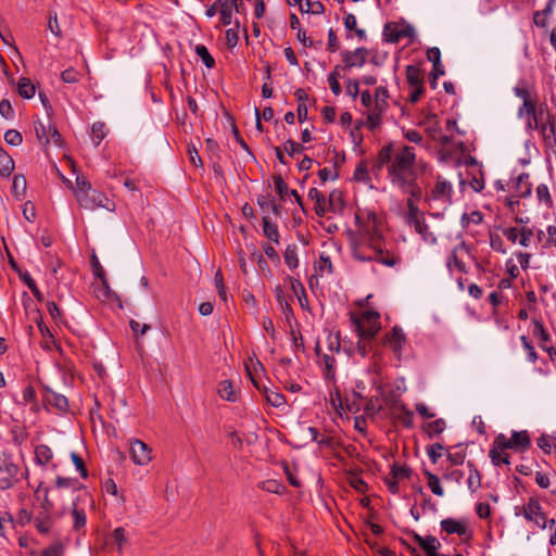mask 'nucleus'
I'll use <instances>...</instances> for the list:
<instances>
[{
  "instance_id": "f257e3e1",
  "label": "nucleus",
  "mask_w": 556,
  "mask_h": 556,
  "mask_svg": "<svg viewBox=\"0 0 556 556\" xmlns=\"http://www.w3.org/2000/svg\"><path fill=\"white\" fill-rule=\"evenodd\" d=\"M377 166L386 167L390 182L413 198L420 199L422 189L417 180L428 170L424 160H417L415 149L409 146L390 143L378 153Z\"/></svg>"
},
{
  "instance_id": "f03ea898",
  "label": "nucleus",
  "mask_w": 556,
  "mask_h": 556,
  "mask_svg": "<svg viewBox=\"0 0 556 556\" xmlns=\"http://www.w3.org/2000/svg\"><path fill=\"white\" fill-rule=\"evenodd\" d=\"M356 222L358 223L359 239L353 249L354 258L361 262L377 261L388 267L397 265L400 256L386 248L382 222L377 215L369 213L363 220L356 216Z\"/></svg>"
},
{
  "instance_id": "7ed1b4c3",
  "label": "nucleus",
  "mask_w": 556,
  "mask_h": 556,
  "mask_svg": "<svg viewBox=\"0 0 556 556\" xmlns=\"http://www.w3.org/2000/svg\"><path fill=\"white\" fill-rule=\"evenodd\" d=\"M530 445V437L527 431H514L511 438H507L505 434L500 433L489 452V456L492 463L497 462V456L500 455V450L505 451L507 448H511L518 452H522L527 450Z\"/></svg>"
},
{
  "instance_id": "20e7f679",
  "label": "nucleus",
  "mask_w": 556,
  "mask_h": 556,
  "mask_svg": "<svg viewBox=\"0 0 556 556\" xmlns=\"http://www.w3.org/2000/svg\"><path fill=\"white\" fill-rule=\"evenodd\" d=\"M414 200H417L416 198H413L412 195L407 200V207L408 213L406 216L407 223L413 226L418 232L425 242L433 244L437 242L435 236L428 230V225L425 223V219L421 217L420 212L415 204Z\"/></svg>"
},
{
  "instance_id": "39448f33",
  "label": "nucleus",
  "mask_w": 556,
  "mask_h": 556,
  "mask_svg": "<svg viewBox=\"0 0 556 556\" xmlns=\"http://www.w3.org/2000/svg\"><path fill=\"white\" fill-rule=\"evenodd\" d=\"M76 200L78 204L85 210L93 211L98 207H103L110 212L115 210L114 202H112L104 193L96 189H90L85 193L79 192Z\"/></svg>"
},
{
  "instance_id": "423d86ee",
  "label": "nucleus",
  "mask_w": 556,
  "mask_h": 556,
  "mask_svg": "<svg viewBox=\"0 0 556 556\" xmlns=\"http://www.w3.org/2000/svg\"><path fill=\"white\" fill-rule=\"evenodd\" d=\"M379 314L377 312L368 311L355 319V327L361 340H371L380 330Z\"/></svg>"
},
{
  "instance_id": "0eeeda50",
  "label": "nucleus",
  "mask_w": 556,
  "mask_h": 556,
  "mask_svg": "<svg viewBox=\"0 0 556 556\" xmlns=\"http://www.w3.org/2000/svg\"><path fill=\"white\" fill-rule=\"evenodd\" d=\"M516 516H523L526 520L533 522L538 528H547V518L542 510V506L535 498H530L529 502L522 506L515 507Z\"/></svg>"
},
{
  "instance_id": "6e6552de",
  "label": "nucleus",
  "mask_w": 556,
  "mask_h": 556,
  "mask_svg": "<svg viewBox=\"0 0 556 556\" xmlns=\"http://www.w3.org/2000/svg\"><path fill=\"white\" fill-rule=\"evenodd\" d=\"M389 93L384 87H378L375 92V103L368 113L367 122L371 129L380 124L382 114L388 108Z\"/></svg>"
},
{
  "instance_id": "1a4fd4ad",
  "label": "nucleus",
  "mask_w": 556,
  "mask_h": 556,
  "mask_svg": "<svg viewBox=\"0 0 556 556\" xmlns=\"http://www.w3.org/2000/svg\"><path fill=\"white\" fill-rule=\"evenodd\" d=\"M453 187L450 182L438 177L434 188L432 189L430 195L427 198L428 202H439L442 205L446 206L451 204Z\"/></svg>"
},
{
  "instance_id": "9d476101",
  "label": "nucleus",
  "mask_w": 556,
  "mask_h": 556,
  "mask_svg": "<svg viewBox=\"0 0 556 556\" xmlns=\"http://www.w3.org/2000/svg\"><path fill=\"white\" fill-rule=\"evenodd\" d=\"M18 468L8 455L0 456V486L1 489H9L12 486V481L17 475Z\"/></svg>"
},
{
  "instance_id": "9b49d317",
  "label": "nucleus",
  "mask_w": 556,
  "mask_h": 556,
  "mask_svg": "<svg viewBox=\"0 0 556 556\" xmlns=\"http://www.w3.org/2000/svg\"><path fill=\"white\" fill-rule=\"evenodd\" d=\"M130 452L132 460L139 466H144L149 464L152 459L151 448L140 440H134L131 442Z\"/></svg>"
},
{
  "instance_id": "f8f14e48",
  "label": "nucleus",
  "mask_w": 556,
  "mask_h": 556,
  "mask_svg": "<svg viewBox=\"0 0 556 556\" xmlns=\"http://www.w3.org/2000/svg\"><path fill=\"white\" fill-rule=\"evenodd\" d=\"M469 254V249L465 242L458 243L451 252L447 257L446 265L452 270L456 268L458 271H466V266L463 262V257Z\"/></svg>"
},
{
  "instance_id": "ddd939ff",
  "label": "nucleus",
  "mask_w": 556,
  "mask_h": 556,
  "mask_svg": "<svg viewBox=\"0 0 556 556\" xmlns=\"http://www.w3.org/2000/svg\"><path fill=\"white\" fill-rule=\"evenodd\" d=\"M413 540L422 548L426 556H439L438 549L441 547L439 540L432 535L422 538L418 533L412 531Z\"/></svg>"
},
{
  "instance_id": "4468645a",
  "label": "nucleus",
  "mask_w": 556,
  "mask_h": 556,
  "mask_svg": "<svg viewBox=\"0 0 556 556\" xmlns=\"http://www.w3.org/2000/svg\"><path fill=\"white\" fill-rule=\"evenodd\" d=\"M368 55V51L365 48H357L354 51H345L343 56V62L345 67L351 68L354 66H363L366 62Z\"/></svg>"
},
{
  "instance_id": "2eb2a0df",
  "label": "nucleus",
  "mask_w": 556,
  "mask_h": 556,
  "mask_svg": "<svg viewBox=\"0 0 556 556\" xmlns=\"http://www.w3.org/2000/svg\"><path fill=\"white\" fill-rule=\"evenodd\" d=\"M441 528L447 534H458L460 536L468 535V527L465 521L455 520L452 518L443 519L441 521Z\"/></svg>"
},
{
  "instance_id": "dca6fc26",
  "label": "nucleus",
  "mask_w": 556,
  "mask_h": 556,
  "mask_svg": "<svg viewBox=\"0 0 556 556\" xmlns=\"http://www.w3.org/2000/svg\"><path fill=\"white\" fill-rule=\"evenodd\" d=\"M391 416L407 428L413 426V412L402 403H394L391 408Z\"/></svg>"
},
{
  "instance_id": "f3484780",
  "label": "nucleus",
  "mask_w": 556,
  "mask_h": 556,
  "mask_svg": "<svg viewBox=\"0 0 556 556\" xmlns=\"http://www.w3.org/2000/svg\"><path fill=\"white\" fill-rule=\"evenodd\" d=\"M45 402L48 405L54 406L60 412H66L68 408L67 399L52 390H47L45 393Z\"/></svg>"
},
{
  "instance_id": "a211bd4d",
  "label": "nucleus",
  "mask_w": 556,
  "mask_h": 556,
  "mask_svg": "<svg viewBox=\"0 0 556 556\" xmlns=\"http://www.w3.org/2000/svg\"><path fill=\"white\" fill-rule=\"evenodd\" d=\"M404 341V333L399 327H394L384 338V343L390 344L395 353L401 352Z\"/></svg>"
},
{
  "instance_id": "6ab92c4d",
  "label": "nucleus",
  "mask_w": 556,
  "mask_h": 556,
  "mask_svg": "<svg viewBox=\"0 0 556 556\" xmlns=\"http://www.w3.org/2000/svg\"><path fill=\"white\" fill-rule=\"evenodd\" d=\"M291 283V289L294 293V295L298 298L299 304L303 309H308V300L305 293V289L303 285L292 277L289 278Z\"/></svg>"
},
{
  "instance_id": "aec40b11",
  "label": "nucleus",
  "mask_w": 556,
  "mask_h": 556,
  "mask_svg": "<svg viewBox=\"0 0 556 556\" xmlns=\"http://www.w3.org/2000/svg\"><path fill=\"white\" fill-rule=\"evenodd\" d=\"M239 1L240 0H225L222 3L220 21L223 25H229L231 23L232 9L235 8L239 11Z\"/></svg>"
},
{
  "instance_id": "412c9836",
  "label": "nucleus",
  "mask_w": 556,
  "mask_h": 556,
  "mask_svg": "<svg viewBox=\"0 0 556 556\" xmlns=\"http://www.w3.org/2000/svg\"><path fill=\"white\" fill-rule=\"evenodd\" d=\"M406 78L409 87L424 86V75L419 67L415 65H408L406 67Z\"/></svg>"
},
{
  "instance_id": "4be33fe9",
  "label": "nucleus",
  "mask_w": 556,
  "mask_h": 556,
  "mask_svg": "<svg viewBox=\"0 0 556 556\" xmlns=\"http://www.w3.org/2000/svg\"><path fill=\"white\" fill-rule=\"evenodd\" d=\"M308 198L315 201V212L318 216L326 214V199L316 188H312L308 191Z\"/></svg>"
},
{
  "instance_id": "5701e85b",
  "label": "nucleus",
  "mask_w": 556,
  "mask_h": 556,
  "mask_svg": "<svg viewBox=\"0 0 556 556\" xmlns=\"http://www.w3.org/2000/svg\"><path fill=\"white\" fill-rule=\"evenodd\" d=\"M217 392L222 399H225L229 402L237 401V392L229 380H224L219 382Z\"/></svg>"
},
{
  "instance_id": "b1692460",
  "label": "nucleus",
  "mask_w": 556,
  "mask_h": 556,
  "mask_svg": "<svg viewBox=\"0 0 556 556\" xmlns=\"http://www.w3.org/2000/svg\"><path fill=\"white\" fill-rule=\"evenodd\" d=\"M275 296H276V301L279 305V308L286 315V318L289 319L292 316V308H291L289 302L287 301L285 292L280 286H277L275 288Z\"/></svg>"
},
{
  "instance_id": "393cba45",
  "label": "nucleus",
  "mask_w": 556,
  "mask_h": 556,
  "mask_svg": "<svg viewBox=\"0 0 556 556\" xmlns=\"http://www.w3.org/2000/svg\"><path fill=\"white\" fill-rule=\"evenodd\" d=\"M18 94L25 99H30L35 96L36 87L29 78H21L17 84Z\"/></svg>"
},
{
  "instance_id": "a878e982",
  "label": "nucleus",
  "mask_w": 556,
  "mask_h": 556,
  "mask_svg": "<svg viewBox=\"0 0 556 556\" xmlns=\"http://www.w3.org/2000/svg\"><path fill=\"white\" fill-rule=\"evenodd\" d=\"M14 168V162L8 152L0 147V175L9 176Z\"/></svg>"
},
{
  "instance_id": "bb28decb",
  "label": "nucleus",
  "mask_w": 556,
  "mask_h": 556,
  "mask_svg": "<svg viewBox=\"0 0 556 556\" xmlns=\"http://www.w3.org/2000/svg\"><path fill=\"white\" fill-rule=\"evenodd\" d=\"M525 115H527L528 117H530V116L533 117L535 128L538 129L539 128V117L535 112V104L531 99L523 101L522 106L518 111L519 117H523Z\"/></svg>"
},
{
  "instance_id": "cd10ccee",
  "label": "nucleus",
  "mask_w": 556,
  "mask_h": 556,
  "mask_svg": "<svg viewBox=\"0 0 556 556\" xmlns=\"http://www.w3.org/2000/svg\"><path fill=\"white\" fill-rule=\"evenodd\" d=\"M108 128L104 123L96 122L91 127V139L94 146H99L100 142L106 137Z\"/></svg>"
},
{
  "instance_id": "c85d7f7f",
  "label": "nucleus",
  "mask_w": 556,
  "mask_h": 556,
  "mask_svg": "<svg viewBox=\"0 0 556 556\" xmlns=\"http://www.w3.org/2000/svg\"><path fill=\"white\" fill-rule=\"evenodd\" d=\"M63 489L67 490H79L80 484L76 479L73 478H64V477H58L55 480V486L52 490V492H56Z\"/></svg>"
},
{
  "instance_id": "c756f323",
  "label": "nucleus",
  "mask_w": 556,
  "mask_h": 556,
  "mask_svg": "<svg viewBox=\"0 0 556 556\" xmlns=\"http://www.w3.org/2000/svg\"><path fill=\"white\" fill-rule=\"evenodd\" d=\"M263 222V231H264V235L271 241H274L275 243H278L279 242V232H278V229H277V226L275 224H273L268 217H263L262 219Z\"/></svg>"
},
{
  "instance_id": "7c9ffc66",
  "label": "nucleus",
  "mask_w": 556,
  "mask_h": 556,
  "mask_svg": "<svg viewBox=\"0 0 556 556\" xmlns=\"http://www.w3.org/2000/svg\"><path fill=\"white\" fill-rule=\"evenodd\" d=\"M35 455H36V460L40 465L48 464L53 457V453H52L51 448L45 444H40L36 447Z\"/></svg>"
},
{
  "instance_id": "2f4dec72",
  "label": "nucleus",
  "mask_w": 556,
  "mask_h": 556,
  "mask_svg": "<svg viewBox=\"0 0 556 556\" xmlns=\"http://www.w3.org/2000/svg\"><path fill=\"white\" fill-rule=\"evenodd\" d=\"M283 257H285V262L289 268H291V269L296 268L299 265L296 245L295 244L288 245L285 251Z\"/></svg>"
},
{
  "instance_id": "473e14b6",
  "label": "nucleus",
  "mask_w": 556,
  "mask_h": 556,
  "mask_svg": "<svg viewBox=\"0 0 556 556\" xmlns=\"http://www.w3.org/2000/svg\"><path fill=\"white\" fill-rule=\"evenodd\" d=\"M321 363L325 366V375L327 379L334 378L336 359L333 354L324 353L321 355Z\"/></svg>"
},
{
  "instance_id": "72a5a7b5",
  "label": "nucleus",
  "mask_w": 556,
  "mask_h": 556,
  "mask_svg": "<svg viewBox=\"0 0 556 556\" xmlns=\"http://www.w3.org/2000/svg\"><path fill=\"white\" fill-rule=\"evenodd\" d=\"M555 2L556 0H549L546 8L543 11H538L534 13L533 21L536 26L542 28L546 27V20H540V16H548L549 14H552Z\"/></svg>"
},
{
  "instance_id": "f704fd0d",
  "label": "nucleus",
  "mask_w": 556,
  "mask_h": 556,
  "mask_svg": "<svg viewBox=\"0 0 556 556\" xmlns=\"http://www.w3.org/2000/svg\"><path fill=\"white\" fill-rule=\"evenodd\" d=\"M425 476L427 477L428 486L431 489L432 493L438 495V496H443L444 495V491H443V488L440 484L439 478L434 473H432L430 471H426Z\"/></svg>"
},
{
  "instance_id": "c9c22d12",
  "label": "nucleus",
  "mask_w": 556,
  "mask_h": 556,
  "mask_svg": "<svg viewBox=\"0 0 556 556\" xmlns=\"http://www.w3.org/2000/svg\"><path fill=\"white\" fill-rule=\"evenodd\" d=\"M195 53L200 56L206 67L212 68L215 65V61L213 56L210 54L208 50L203 45H198L195 47Z\"/></svg>"
},
{
  "instance_id": "e433bc0d",
  "label": "nucleus",
  "mask_w": 556,
  "mask_h": 556,
  "mask_svg": "<svg viewBox=\"0 0 556 556\" xmlns=\"http://www.w3.org/2000/svg\"><path fill=\"white\" fill-rule=\"evenodd\" d=\"M112 540L117 545L118 553H122L123 546L127 543L125 529L122 527L116 528L112 532Z\"/></svg>"
},
{
  "instance_id": "4c0bfd02",
  "label": "nucleus",
  "mask_w": 556,
  "mask_h": 556,
  "mask_svg": "<svg viewBox=\"0 0 556 556\" xmlns=\"http://www.w3.org/2000/svg\"><path fill=\"white\" fill-rule=\"evenodd\" d=\"M35 493L38 497L42 493L41 506L47 513L50 511L53 508V502L49 497L50 490L48 488H42V484H40Z\"/></svg>"
},
{
  "instance_id": "58836bf2",
  "label": "nucleus",
  "mask_w": 556,
  "mask_h": 556,
  "mask_svg": "<svg viewBox=\"0 0 556 556\" xmlns=\"http://www.w3.org/2000/svg\"><path fill=\"white\" fill-rule=\"evenodd\" d=\"M410 470L406 466H400L397 464H393L391 467L390 476L400 481L409 477Z\"/></svg>"
},
{
  "instance_id": "ea45409f",
  "label": "nucleus",
  "mask_w": 556,
  "mask_h": 556,
  "mask_svg": "<svg viewBox=\"0 0 556 556\" xmlns=\"http://www.w3.org/2000/svg\"><path fill=\"white\" fill-rule=\"evenodd\" d=\"M316 270H318L319 274H331L332 273V264L330 261V257L328 255H325L324 253L320 254L318 262L316 263Z\"/></svg>"
},
{
  "instance_id": "a19ab883",
  "label": "nucleus",
  "mask_w": 556,
  "mask_h": 556,
  "mask_svg": "<svg viewBox=\"0 0 556 556\" xmlns=\"http://www.w3.org/2000/svg\"><path fill=\"white\" fill-rule=\"evenodd\" d=\"M469 466L472 468L470 470V473H469V477L467 480V484H468L469 490L475 492L481 485V477H480L479 471L471 464H469Z\"/></svg>"
},
{
  "instance_id": "79ce46f5",
  "label": "nucleus",
  "mask_w": 556,
  "mask_h": 556,
  "mask_svg": "<svg viewBox=\"0 0 556 556\" xmlns=\"http://www.w3.org/2000/svg\"><path fill=\"white\" fill-rule=\"evenodd\" d=\"M12 190L15 195L21 197L26 191V179L23 175H15L13 178Z\"/></svg>"
},
{
  "instance_id": "37998d69",
  "label": "nucleus",
  "mask_w": 556,
  "mask_h": 556,
  "mask_svg": "<svg viewBox=\"0 0 556 556\" xmlns=\"http://www.w3.org/2000/svg\"><path fill=\"white\" fill-rule=\"evenodd\" d=\"M265 396L267 402L274 407H280L286 402L285 396L281 393L275 391L265 390Z\"/></svg>"
},
{
  "instance_id": "c03bdc74",
  "label": "nucleus",
  "mask_w": 556,
  "mask_h": 556,
  "mask_svg": "<svg viewBox=\"0 0 556 556\" xmlns=\"http://www.w3.org/2000/svg\"><path fill=\"white\" fill-rule=\"evenodd\" d=\"M22 279L24 280V282L27 285V287L29 288V290L31 291L33 295L38 300V301H42L43 299V295L42 293L39 291L35 280L29 276V274L25 273L23 275H21Z\"/></svg>"
},
{
  "instance_id": "a18cd8bd",
  "label": "nucleus",
  "mask_w": 556,
  "mask_h": 556,
  "mask_svg": "<svg viewBox=\"0 0 556 556\" xmlns=\"http://www.w3.org/2000/svg\"><path fill=\"white\" fill-rule=\"evenodd\" d=\"M444 428H445L444 420L437 419L434 421L427 424L426 431L430 437H433V435H437V434H440L441 432H443Z\"/></svg>"
},
{
  "instance_id": "49530a36",
  "label": "nucleus",
  "mask_w": 556,
  "mask_h": 556,
  "mask_svg": "<svg viewBox=\"0 0 556 556\" xmlns=\"http://www.w3.org/2000/svg\"><path fill=\"white\" fill-rule=\"evenodd\" d=\"M34 127H35V132H36V136H37L38 140L41 143H45V144L50 143V139L48 137V135H49L48 126H46L41 122H38V123L35 124Z\"/></svg>"
},
{
  "instance_id": "de8ad7c7",
  "label": "nucleus",
  "mask_w": 556,
  "mask_h": 556,
  "mask_svg": "<svg viewBox=\"0 0 556 556\" xmlns=\"http://www.w3.org/2000/svg\"><path fill=\"white\" fill-rule=\"evenodd\" d=\"M533 334L540 339L541 346H544V343L549 340V334L546 332L543 325L538 320H533Z\"/></svg>"
},
{
  "instance_id": "09e8293b",
  "label": "nucleus",
  "mask_w": 556,
  "mask_h": 556,
  "mask_svg": "<svg viewBox=\"0 0 556 556\" xmlns=\"http://www.w3.org/2000/svg\"><path fill=\"white\" fill-rule=\"evenodd\" d=\"M4 140L8 144L20 146L23 141V137L20 131L15 129H9L4 134Z\"/></svg>"
},
{
  "instance_id": "8fccbe9b",
  "label": "nucleus",
  "mask_w": 556,
  "mask_h": 556,
  "mask_svg": "<svg viewBox=\"0 0 556 556\" xmlns=\"http://www.w3.org/2000/svg\"><path fill=\"white\" fill-rule=\"evenodd\" d=\"M517 188L519 190V198L527 197L531 192L530 184L528 182V175H520L517 181Z\"/></svg>"
},
{
  "instance_id": "3c124183",
  "label": "nucleus",
  "mask_w": 556,
  "mask_h": 556,
  "mask_svg": "<svg viewBox=\"0 0 556 556\" xmlns=\"http://www.w3.org/2000/svg\"><path fill=\"white\" fill-rule=\"evenodd\" d=\"M443 450L444 447L440 443L432 444L427 448V454L433 464H435L438 459L442 456Z\"/></svg>"
},
{
  "instance_id": "603ef678",
  "label": "nucleus",
  "mask_w": 556,
  "mask_h": 556,
  "mask_svg": "<svg viewBox=\"0 0 556 556\" xmlns=\"http://www.w3.org/2000/svg\"><path fill=\"white\" fill-rule=\"evenodd\" d=\"M92 189L90 182L83 176L76 178V188L74 189L75 198L78 197L79 192H86Z\"/></svg>"
},
{
  "instance_id": "864d4df0",
  "label": "nucleus",
  "mask_w": 556,
  "mask_h": 556,
  "mask_svg": "<svg viewBox=\"0 0 556 556\" xmlns=\"http://www.w3.org/2000/svg\"><path fill=\"white\" fill-rule=\"evenodd\" d=\"M275 189L279 194L281 200H285V197L289 193V189L287 184L283 181L281 176H276L274 179Z\"/></svg>"
},
{
  "instance_id": "5fc2aeb1",
  "label": "nucleus",
  "mask_w": 556,
  "mask_h": 556,
  "mask_svg": "<svg viewBox=\"0 0 556 556\" xmlns=\"http://www.w3.org/2000/svg\"><path fill=\"white\" fill-rule=\"evenodd\" d=\"M283 149L289 155L292 156L294 154L301 153L304 150V147L293 140H287L283 144Z\"/></svg>"
},
{
  "instance_id": "6e6d98bb",
  "label": "nucleus",
  "mask_w": 556,
  "mask_h": 556,
  "mask_svg": "<svg viewBox=\"0 0 556 556\" xmlns=\"http://www.w3.org/2000/svg\"><path fill=\"white\" fill-rule=\"evenodd\" d=\"M73 517H74V529L78 530L86 523V515L84 510H78L76 506L74 505L73 508Z\"/></svg>"
},
{
  "instance_id": "4d7b16f0",
  "label": "nucleus",
  "mask_w": 556,
  "mask_h": 556,
  "mask_svg": "<svg viewBox=\"0 0 556 556\" xmlns=\"http://www.w3.org/2000/svg\"><path fill=\"white\" fill-rule=\"evenodd\" d=\"M71 458L75 465V467L77 468V470L80 472L81 477L83 478H87L88 476V471H87V468L85 466V463L84 460L81 459L80 456H78L76 453H72L71 454Z\"/></svg>"
},
{
  "instance_id": "13d9d810",
  "label": "nucleus",
  "mask_w": 556,
  "mask_h": 556,
  "mask_svg": "<svg viewBox=\"0 0 556 556\" xmlns=\"http://www.w3.org/2000/svg\"><path fill=\"white\" fill-rule=\"evenodd\" d=\"M544 248L556 247V227L548 226L547 227V236L543 242Z\"/></svg>"
},
{
  "instance_id": "bf43d9fd",
  "label": "nucleus",
  "mask_w": 556,
  "mask_h": 556,
  "mask_svg": "<svg viewBox=\"0 0 556 556\" xmlns=\"http://www.w3.org/2000/svg\"><path fill=\"white\" fill-rule=\"evenodd\" d=\"M61 78L66 84L78 81V73L74 68H67L61 73Z\"/></svg>"
},
{
  "instance_id": "052dcab7",
  "label": "nucleus",
  "mask_w": 556,
  "mask_h": 556,
  "mask_svg": "<svg viewBox=\"0 0 556 556\" xmlns=\"http://www.w3.org/2000/svg\"><path fill=\"white\" fill-rule=\"evenodd\" d=\"M350 484L357 492L364 493L367 491V483L358 476H352L350 479Z\"/></svg>"
},
{
  "instance_id": "680f3d73",
  "label": "nucleus",
  "mask_w": 556,
  "mask_h": 556,
  "mask_svg": "<svg viewBox=\"0 0 556 556\" xmlns=\"http://www.w3.org/2000/svg\"><path fill=\"white\" fill-rule=\"evenodd\" d=\"M188 155H189L190 162L194 166H202L203 165L202 160L199 156L198 149H197V147L194 144H188Z\"/></svg>"
},
{
  "instance_id": "e2e57ef3",
  "label": "nucleus",
  "mask_w": 556,
  "mask_h": 556,
  "mask_svg": "<svg viewBox=\"0 0 556 556\" xmlns=\"http://www.w3.org/2000/svg\"><path fill=\"white\" fill-rule=\"evenodd\" d=\"M63 545L61 543H55L48 548L42 551L41 556H62L63 555Z\"/></svg>"
},
{
  "instance_id": "0e129e2a",
  "label": "nucleus",
  "mask_w": 556,
  "mask_h": 556,
  "mask_svg": "<svg viewBox=\"0 0 556 556\" xmlns=\"http://www.w3.org/2000/svg\"><path fill=\"white\" fill-rule=\"evenodd\" d=\"M0 114L7 119L13 117V109L9 100L3 99L0 101Z\"/></svg>"
},
{
  "instance_id": "69168bd1",
  "label": "nucleus",
  "mask_w": 556,
  "mask_h": 556,
  "mask_svg": "<svg viewBox=\"0 0 556 556\" xmlns=\"http://www.w3.org/2000/svg\"><path fill=\"white\" fill-rule=\"evenodd\" d=\"M37 530L41 533H48L51 528V520L49 516H46L43 519H37L35 522Z\"/></svg>"
},
{
  "instance_id": "338daca9",
  "label": "nucleus",
  "mask_w": 556,
  "mask_h": 556,
  "mask_svg": "<svg viewBox=\"0 0 556 556\" xmlns=\"http://www.w3.org/2000/svg\"><path fill=\"white\" fill-rule=\"evenodd\" d=\"M533 230L530 229V228H521L520 230V240H519V243L520 245L522 247H529L530 244V240L531 238L533 237Z\"/></svg>"
},
{
  "instance_id": "774afa93",
  "label": "nucleus",
  "mask_w": 556,
  "mask_h": 556,
  "mask_svg": "<svg viewBox=\"0 0 556 556\" xmlns=\"http://www.w3.org/2000/svg\"><path fill=\"white\" fill-rule=\"evenodd\" d=\"M428 60L433 63V68L437 70L440 66L441 52L439 48H431L427 53Z\"/></svg>"
}]
</instances>
